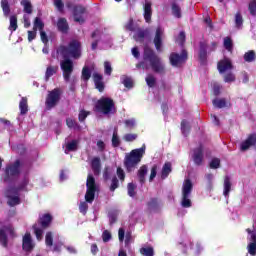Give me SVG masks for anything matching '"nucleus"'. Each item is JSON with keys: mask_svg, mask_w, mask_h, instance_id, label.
<instances>
[{"mask_svg": "<svg viewBox=\"0 0 256 256\" xmlns=\"http://www.w3.org/2000/svg\"><path fill=\"white\" fill-rule=\"evenodd\" d=\"M113 109H115V103L111 98L103 97L96 103V111H100L104 115L112 113Z\"/></svg>", "mask_w": 256, "mask_h": 256, "instance_id": "nucleus-6", "label": "nucleus"}, {"mask_svg": "<svg viewBox=\"0 0 256 256\" xmlns=\"http://www.w3.org/2000/svg\"><path fill=\"white\" fill-rule=\"evenodd\" d=\"M91 167L94 175H99L101 173V159L99 157L93 158Z\"/></svg>", "mask_w": 256, "mask_h": 256, "instance_id": "nucleus-19", "label": "nucleus"}, {"mask_svg": "<svg viewBox=\"0 0 256 256\" xmlns=\"http://www.w3.org/2000/svg\"><path fill=\"white\" fill-rule=\"evenodd\" d=\"M40 37H41V41L44 42L45 44L49 42V39L47 38V33H45V31L40 30Z\"/></svg>", "mask_w": 256, "mask_h": 256, "instance_id": "nucleus-64", "label": "nucleus"}, {"mask_svg": "<svg viewBox=\"0 0 256 256\" xmlns=\"http://www.w3.org/2000/svg\"><path fill=\"white\" fill-rule=\"evenodd\" d=\"M231 192V180L229 177H226L224 180V196L229 197V193Z\"/></svg>", "mask_w": 256, "mask_h": 256, "instance_id": "nucleus-29", "label": "nucleus"}, {"mask_svg": "<svg viewBox=\"0 0 256 256\" xmlns=\"http://www.w3.org/2000/svg\"><path fill=\"white\" fill-rule=\"evenodd\" d=\"M7 233L8 235H14L13 227L7 226L4 228H0V243L3 247H7Z\"/></svg>", "mask_w": 256, "mask_h": 256, "instance_id": "nucleus-10", "label": "nucleus"}, {"mask_svg": "<svg viewBox=\"0 0 256 256\" xmlns=\"http://www.w3.org/2000/svg\"><path fill=\"white\" fill-rule=\"evenodd\" d=\"M135 139H137V134H125L124 135V140L131 142V141H135Z\"/></svg>", "mask_w": 256, "mask_h": 256, "instance_id": "nucleus-56", "label": "nucleus"}, {"mask_svg": "<svg viewBox=\"0 0 256 256\" xmlns=\"http://www.w3.org/2000/svg\"><path fill=\"white\" fill-rule=\"evenodd\" d=\"M104 69H105V74L106 75H111L113 68L111 67V62H104Z\"/></svg>", "mask_w": 256, "mask_h": 256, "instance_id": "nucleus-49", "label": "nucleus"}, {"mask_svg": "<svg viewBox=\"0 0 256 256\" xmlns=\"http://www.w3.org/2000/svg\"><path fill=\"white\" fill-rule=\"evenodd\" d=\"M182 207H191V200L189 199V195H183Z\"/></svg>", "mask_w": 256, "mask_h": 256, "instance_id": "nucleus-46", "label": "nucleus"}, {"mask_svg": "<svg viewBox=\"0 0 256 256\" xmlns=\"http://www.w3.org/2000/svg\"><path fill=\"white\" fill-rule=\"evenodd\" d=\"M82 79L84 81H89L91 79V71H89V68L84 67L82 70Z\"/></svg>", "mask_w": 256, "mask_h": 256, "instance_id": "nucleus-40", "label": "nucleus"}, {"mask_svg": "<svg viewBox=\"0 0 256 256\" xmlns=\"http://www.w3.org/2000/svg\"><path fill=\"white\" fill-rule=\"evenodd\" d=\"M152 13H153V11L151 9V3L149 2V0H146L145 4H144V18H145L146 23L151 22Z\"/></svg>", "mask_w": 256, "mask_h": 256, "instance_id": "nucleus-18", "label": "nucleus"}, {"mask_svg": "<svg viewBox=\"0 0 256 256\" xmlns=\"http://www.w3.org/2000/svg\"><path fill=\"white\" fill-rule=\"evenodd\" d=\"M1 8L3 10L4 16L9 17L11 13V7L9 6V1L1 0Z\"/></svg>", "mask_w": 256, "mask_h": 256, "instance_id": "nucleus-28", "label": "nucleus"}, {"mask_svg": "<svg viewBox=\"0 0 256 256\" xmlns=\"http://www.w3.org/2000/svg\"><path fill=\"white\" fill-rule=\"evenodd\" d=\"M213 105L218 109H223V107L226 105L225 99H215L213 100Z\"/></svg>", "mask_w": 256, "mask_h": 256, "instance_id": "nucleus-39", "label": "nucleus"}, {"mask_svg": "<svg viewBox=\"0 0 256 256\" xmlns=\"http://www.w3.org/2000/svg\"><path fill=\"white\" fill-rule=\"evenodd\" d=\"M255 57H256L255 51H253V50H250L244 54V60L247 63H251V62L255 61Z\"/></svg>", "mask_w": 256, "mask_h": 256, "instance_id": "nucleus-32", "label": "nucleus"}, {"mask_svg": "<svg viewBox=\"0 0 256 256\" xmlns=\"http://www.w3.org/2000/svg\"><path fill=\"white\" fill-rule=\"evenodd\" d=\"M143 155H145V147L134 149L128 155H126L124 160V165L127 171H132L141 163V159H143Z\"/></svg>", "mask_w": 256, "mask_h": 256, "instance_id": "nucleus-2", "label": "nucleus"}, {"mask_svg": "<svg viewBox=\"0 0 256 256\" xmlns=\"http://www.w3.org/2000/svg\"><path fill=\"white\" fill-rule=\"evenodd\" d=\"M191 189H193V184L191 183V180H185L182 188V195H191Z\"/></svg>", "mask_w": 256, "mask_h": 256, "instance_id": "nucleus-23", "label": "nucleus"}, {"mask_svg": "<svg viewBox=\"0 0 256 256\" xmlns=\"http://www.w3.org/2000/svg\"><path fill=\"white\" fill-rule=\"evenodd\" d=\"M54 5L60 13H63V9L65 7V4H63V0H54Z\"/></svg>", "mask_w": 256, "mask_h": 256, "instance_id": "nucleus-44", "label": "nucleus"}, {"mask_svg": "<svg viewBox=\"0 0 256 256\" xmlns=\"http://www.w3.org/2000/svg\"><path fill=\"white\" fill-rule=\"evenodd\" d=\"M102 239L104 243H107L111 239V232H109V230H105L102 234Z\"/></svg>", "mask_w": 256, "mask_h": 256, "instance_id": "nucleus-54", "label": "nucleus"}, {"mask_svg": "<svg viewBox=\"0 0 256 256\" xmlns=\"http://www.w3.org/2000/svg\"><path fill=\"white\" fill-rule=\"evenodd\" d=\"M61 93V89L59 88H56L48 93L46 98V107L48 109H53V107H55V105L61 101Z\"/></svg>", "mask_w": 256, "mask_h": 256, "instance_id": "nucleus-8", "label": "nucleus"}, {"mask_svg": "<svg viewBox=\"0 0 256 256\" xmlns=\"http://www.w3.org/2000/svg\"><path fill=\"white\" fill-rule=\"evenodd\" d=\"M181 129H182V133L185 135V133H187V131L189 130V123L185 120L182 121Z\"/></svg>", "mask_w": 256, "mask_h": 256, "instance_id": "nucleus-60", "label": "nucleus"}, {"mask_svg": "<svg viewBox=\"0 0 256 256\" xmlns=\"http://www.w3.org/2000/svg\"><path fill=\"white\" fill-rule=\"evenodd\" d=\"M93 79H94L96 89H98V91L102 92L103 89H105V84L103 83V75H101L99 73H94Z\"/></svg>", "mask_w": 256, "mask_h": 256, "instance_id": "nucleus-16", "label": "nucleus"}, {"mask_svg": "<svg viewBox=\"0 0 256 256\" xmlns=\"http://www.w3.org/2000/svg\"><path fill=\"white\" fill-rule=\"evenodd\" d=\"M145 175H147V166H142L138 170V177L140 183H145Z\"/></svg>", "mask_w": 256, "mask_h": 256, "instance_id": "nucleus-30", "label": "nucleus"}, {"mask_svg": "<svg viewBox=\"0 0 256 256\" xmlns=\"http://www.w3.org/2000/svg\"><path fill=\"white\" fill-rule=\"evenodd\" d=\"M58 31L62 33H67L69 31V23H67V19L59 18L57 22Z\"/></svg>", "mask_w": 256, "mask_h": 256, "instance_id": "nucleus-21", "label": "nucleus"}, {"mask_svg": "<svg viewBox=\"0 0 256 256\" xmlns=\"http://www.w3.org/2000/svg\"><path fill=\"white\" fill-rule=\"evenodd\" d=\"M45 243L48 247L53 246V234L51 232H47L45 237Z\"/></svg>", "mask_w": 256, "mask_h": 256, "instance_id": "nucleus-42", "label": "nucleus"}, {"mask_svg": "<svg viewBox=\"0 0 256 256\" xmlns=\"http://www.w3.org/2000/svg\"><path fill=\"white\" fill-rule=\"evenodd\" d=\"M187 61V52L182 51V54L179 56V54L172 53L170 55V63L174 67H179V65H182V63H185Z\"/></svg>", "mask_w": 256, "mask_h": 256, "instance_id": "nucleus-9", "label": "nucleus"}, {"mask_svg": "<svg viewBox=\"0 0 256 256\" xmlns=\"http://www.w3.org/2000/svg\"><path fill=\"white\" fill-rule=\"evenodd\" d=\"M248 253H250V255H256V242H252L248 245Z\"/></svg>", "mask_w": 256, "mask_h": 256, "instance_id": "nucleus-51", "label": "nucleus"}, {"mask_svg": "<svg viewBox=\"0 0 256 256\" xmlns=\"http://www.w3.org/2000/svg\"><path fill=\"white\" fill-rule=\"evenodd\" d=\"M140 253L143 256H155V249L152 246H143L140 248Z\"/></svg>", "mask_w": 256, "mask_h": 256, "instance_id": "nucleus-25", "label": "nucleus"}, {"mask_svg": "<svg viewBox=\"0 0 256 256\" xmlns=\"http://www.w3.org/2000/svg\"><path fill=\"white\" fill-rule=\"evenodd\" d=\"M7 197H8V205L11 207H15V205H19L20 200H19V194H17L16 190H9L7 192Z\"/></svg>", "mask_w": 256, "mask_h": 256, "instance_id": "nucleus-13", "label": "nucleus"}, {"mask_svg": "<svg viewBox=\"0 0 256 256\" xmlns=\"http://www.w3.org/2000/svg\"><path fill=\"white\" fill-rule=\"evenodd\" d=\"M224 81L225 83H233V81H235V74L230 72L224 75Z\"/></svg>", "mask_w": 256, "mask_h": 256, "instance_id": "nucleus-47", "label": "nucleus"}, {"mask_svg": "<svg viewBox=\"0 0 256 256\" xmlns=\"http://www.w3.org/2000/svg\"><path fill=\"white\" fill-rule=\"evenodd\" d=\"M66 123L70 129H79V125L77 124V122L71 118H68L66 120Z\"/></svg>", "mask_w": 256, "mask_h": 256, "instance_id": "nucleus-43", "label": "nucleus"}, {"mask_svg": "<svg viewBox=\"0 0 256 256\" xmlns=\"http://www.w3.org/2000/svg\"><path fill=\"white\" fill-rule=\"evenodd\" d=\"M123 84L128 87V88H131L133 87V80L131 78H124L123 80Z\"/></svg>", "mask_w": 256, "mask_h": 256, "instance_id": "nucleus-63", "label": "nucleus"}, {"mask_svg": "<svg viewBox=\"0 0 256 256\" xmlns=\"http://www.w3.org/2000/svg\"><path fill=\"white\" fill-rule=\"evenodd\" d=\"M21 5L22 7H24V13H28V15H31V13H33V5L31 4V1L22 0Z\"/></svg>", "mask_w": 256, "mask_h": 256, "instance_id": "nucleus-26", "label": "nucleus"}, {"mask_svg": "<svg viewBox=\"0 0 256 256\" xmlns=\"http://www.w3.org/2000/svg\"><path fill=\"white\" fill-rule=\"evenodd\" d=\"M83 15H85V8L83 6L74 7L73 16H74V21H76V23L85 22V18L83 17Z\"/></svg>", "mask_w": 256, "mask_h": 256, "instance_id": "nucleus-12", "label": "nucleus"}, {"mask_svg": "<svg viewBox=\"0 0 256 256\" xmlns=\"http://www.w3.org/2000/svg\"><path fill=\"white\" fill-rule=\"evenodd\" d=\"M87 191L85 194V201L87 203H93L95 200V193L97 191V184L93 175L89 174L86 181Z\"/></svg>", "mask_w": 256, "mask_h": 256, "instance_id": "nucleus-5", "label": "nucleus"}, {"mask_svg": "<svg viewBox=\"0 0 256 256\" xmlns=\"http://www.w3.org/2000/svg\"><path fill=\"white\" fill-rule=\"evenodd\" d=\"M51 221H53V217H51V214H44L39 220V225L41 226V228H39L37 224L33 226L34 233L38 241H41V239H43V229H47V227L51 225Z\"/></svg>", "mask_w": 256, "mask_h": 256, "instance_id": "nucleus-4", "label": "nucleus"}, {"mask_svg": "<svg viewBox=\"0 0 256 256\" xmlns=\"http://www.w3.org/2000/svg\"><path fill=\"white\" fill-rule=\"evenodd\" d=\"M224 47L225 49H227V51H233V41L231 40V38H224Z\"/></svg>", "mask_w": 256, "mask_h": 256, "instance_id": "nucleus-38", "label": "nucleus"}, {"mask_svg": "<svg viewBox=\"0 0 256 256\" xmlns=\"http://www.w3.org/2000/svg\"><path fill=\"white\" fill-rule=\"evenodd\" d=\"M61 70L63 71V78L66 81V83H69L71 79V74L73 73V61L69 58H64L60 62Z\"/></svg>", "mask_w": 256, "mask_h": 256, "instance_id": "nucleus-7", "label": "nucleus"}, {"mask_svg": "<svg viewBox=\"0 0 256 256\" xmlns=\"http://www.w3.org/2000/svg\"><path fill=\"white\" fill-rule=\"evenodd\" d=\"M117 187H119V180H117V178H113L110 186V191H115Z\"/></svg>", "mask_w": 256, "mask_h": 256, "instance_id": "nucleus-57", "label": "nucleus"}, {"mask_svg": "<svg viewBox=\"0 0 256 256\" xmlns=\"http://www.w3.org/2000/svg\"><path fill=\"white\" fill-rule=\"evenodd\" d=\"M172 12H173V15L178 19L181 17V8H179V6L174 4L172 6Z\"/></svg>", "mask_w": 256, "mask_h": 256, "instance_id": "nucleus-48", "label": "nucleus"}, {"mask_svg": "<svg viewBox=\"0 0 256 256\" xmlns=\"http://www.w3.org/2000/svg\"><path fill=\"white\" fill-rule=\"evenodd\" d=\"M217 67L219 73H227V71H231V69H233V64L229 58H224L218 62Z\"/></svg>", "mask_w": 256, "mask_h": 256, "instance_id": "nucleus-11", "label": "nucleus"}, {"mask_svg": "<svg viewBox=\"0 0 256 256\" xmlns=\"http://www.w3.org/2000/svg\"><path fill=\"white\" fill-rule=\"evenodd\" d=\"M89 115V112L85 111V110H81L79 113V121H85V119H87Z\"/></svg>", "mask_w": 256, "mask_h": 256, "instance_id": "nucleus-59", "label": "nucleus"}, {"mask_svg": "<svg viewBox=\"0 0 256 256\" xmlns=\"http://www.w3.org/2000/svg\"><path fill=\"white\" fill-rule=\"evenodd\" d=\"M79 145V141L72 140L66 144L67 151H77V146Z\"/></svg>", "mask_w": 256, "mask_h": 256, "instance_id": "nucleus-34", "label": "nucleus"}, {"mask_svg": "<svg viewBox=\"0 0 256 256\" xmlns=\"http://www.w3.org/2000/svg\"><path fill=\"white\" fill-rule=\"evenodd\" d=\"M155 177H157V165H154L151 168L150 181H153V179H155Z\"/></svg>", "mask_w": 256, "mask_h": 256, "instance_id": "nucleus-61", "label": "nucleus"}, {"mask_svg": "<svg viewBox=\"0 0 256 256\" xmlns=\"http://www.w3.org/2000/svg\"><path fill=\"white\" fill-rule=\"evenodd\" d=\"M19 167H21V164L19 161H16L14 164L6 168V175H8V177H15V175H19Z\"/></svg>", "mask_w": 256, "mask_h": 256, "instance_id": "nucleus-15", "label": "nucleus"}, {"mask_svg": "<svg viewBox=\"0 0 256 256\" xmlns=\"http://www.w3.org/2000/svg\"><path fill=\"white\" fill-rule=\"evenodd\" d=\"M220 166H221V160H219V158H214L210 162V169H219Z\"/></svg>", "mask_w": 256, "mask_h": 256, "instance_id": "nucleus-41", "label": "nucleus"}, {"mask_svg": "<svg viewBox=\"0 0 256 256\" xmlns=\"http://www.w3.org/2000/svg\"><path fill=\"white\" fill-rule=\"evenodd\" d=\"M22 247L24 251H33V247H35V244H33V239L31 238L30 233H26L24 235Z\"/></svg>", "mask_w": 256, "mask_h": 256, "instance_id": "nucleus-14", "label": "nucleus"}, {"mask_svg": "<svg viewBox=\"0 0 256 256\" xmlns=\"http://www.w3.org/2000/svg\"><path fill=\"white\" fill-rule=\"evenodd\" d=\"M169 173H171V163H165L162 168V179H166V177L169 176Z\"/></svg>", "mask_w": 256, "mask_h": 256, "instance_id": "nucleus-31", "label": "nucleus"}, {"mask_svg": "<svg viewBox=\"0 0 256 256\" xmlns=\"http://www.w3.org/2000/svg\"><path fill=\"white\" fill-rule=\"evenodd\" d=\"M9 30L10 31H17V16H15V15L10 16Z\"/></svg>", "mask_w": 256, "mask_h": 256, "instance_id": "nucleus-35", "label": "nucleus"}, {"mask_svg": "<svg viewBox=\"0 0 256 256\" xmlns=\"http://www.w3.org/2000/svg\"><path fill=\"white\" fill-rule=\"evenodd\" d=\"M136 189H137V186L135 184L129 183L128 184V195L130 197H134Z\"/></svg>", "mask_w": 256, "mask_h": 256, "instance_id": "nucleus-45", "label": "nucleus"}, {"mask_svg": "<svg viewBox=\"0 0 256 256\" xmlns=\"http://www.w3.org/2000/svg\"><path fill=\"white\" fill-rule=\"evenodd\" d=\"M57 71H59L58 66H48L46 69V73H45L46 81H49V78L53 77V75H55L57 73Z\"/></svg>", "mask_w": 256, "mask_h": 256, "instance_id": "nucleus-24", "label": "nucleus"}, {"mask_svg": "<svg viewBox=\"0 0 256 256\" xmlns=\"http://www.w3.org/2000/svg\"><path fill=\"white\" fill-rule=\"evenodd\" d=\"M37 37V30L33 29V31H28V41H33Z\"/></svg>", "mask_w": 256, "mask_h": 256, "instance_id": "nucleus-62", "label": "nucleus"}, {"mask_svg": "<svg viewBox=\"0 0 256 256\" xmlns=\"http://www.w3.org/2000/svg\"><path fill=\"white\" fill-rule=\"evenodd\" d=\"M193 161L196 165H201V163H203V148L194 150Z\"/></svg>", "mask_w": 256, "mask_h": 256, "instance_id": "nucleus-20", "label": "nucleus"}, {"mask_svg": "<svg viewBox=\"0 0 256 256\" xmlns=\"http://www.w3.org/2000/svg\"><path fill=\"white\" fill-rule=\"evenodd\" d=\"M19 109L21 111V115H25L29 111V106L27 105V98L23 97L21 99Z\"/></svg>", "mask_w": 256, "mask_h": 256, "instance_id": "nucleus-27", "label": "nucleus"}, {"mask_svg": "<svg viewBox=\"0 0 256 256\" xmlns=\"http://www.w3.org/2000/svg\"><path fill=\"white\" fill-rule=\"evenodd\" d=\"M249 11L251 13V15H256V1H251L249 3Z\"/></svg>", "mask_w": 256, "mask_h": 256, "instance_id": "nucleus-53", "label": "nucleus"}, {"mask_svg": "<svg viewBox=\"0 0 256 256\" xmlns=\"http://www.w3.org/2000/svg\"><path fill=\"white\" fill-rule=\"evenodd\" d=\"M161 37H163V29L157 28L156 35L154 38V44L157 51H161Z\"/></svg>", "mask_w": 256, "mask_h": 256, "instance_id": "nucleus-22", "label": "nucleus"}, {"mask_svg": "<svg viewBox=\"0 0 256 256\" xmlns=\"http://www.w3.org/2000/svg\"><path fill=\"white\" fill-rule=\"evenodd\" d=\"M43 27H45V24H43V21L41 20V18L36 17L35 21H34V31H37V29H39L40 31H43Z\"/></svg>", "mask_w": 256, "mask_h": 256, "instance_id": "nucleus-33", "label": "nucleus"}, {"mask_svg": "<svg viewBox=\"0 0 256 256\" xmlns=\"http://www.w3.org/2000/svg\"><path fill=\"white\" fill-rule=\"evenodd\" d=\"M146 83H147L148 87H154L157 83V78H155L152 74H149L146 77Z\"/></svg>", "mask_w": 256, "mask_h": 256, "instance_id": "nucleus-37", "label": "nucleus"}, {"mask_svg": "<svg viewBox=\"0 0 256 256\" xmlns=\"http://www.w3.org/2000/svg\"><path fill=\"white\" fill-rule=\"evenodd\" d=\"M255 143L256 135L252 134L241 144V151H247V149H249V147H252V145H255Z\"/></svg>", "mask_w": 256, "mask_h": 256, "instance_id": "nucleus-17", "label": "nucleus"}, {"mask_svg": "<svg viewBox=\"0 0 256 256\" xmlns=\"http://www.w3.org/2000/svg\"><path fill=\"white\" fill-rule=\"evenodd\" d=\"M235 23H236V27H240L243 25V16H241V13L236 14Z\"/></svg>", "mask_w": 256, "mask_h": 256, "instance_id": "nucleus-50", "label": "nucleus"}, {"mask_svg": "<svg viewBox=\"0 0 256 256\" xmlns=\"http://www.w3.org/2000/svg\"><path fill=\"white\" fill-rule=\"evenodd\" d=\"M80 213L86 214L87 209H89V205H87V202H81L79 205Z\"/></svg>", "mask_w": 256, "mask_h": 256, "instance_id": "nucleus-52", "label": "nucleus"}, {"mask_svg": "<svg viewBox=\"0 0 256 256\" xmlns=\"http://www.w3.org/2000/svg\"><path fill=\"white\" fill-rule=\"evenodd\" d=\"M112 145L113 147H119V145H121V140L119 139V134L117 133V130L113 132Z\"/></svg>", "mask_w": 256, "mask_h": 256, "instance_id": "nucleus-36", "label": "nucleus"}, {"mask_svg": "<svg viewBox=\"0 0 256 256\" xmlns=\"http://www.w3.org/2000/svg\"><path fill=\"white\" fill-rule=\"evenodd\" d=\"M176 41L179 45H183L185 43V32H180Z\"/></svg>", "mask_w": 256, "mask_h": 256, "instance_id": "nucleus-58", "label": "nucleus"}, {"mask_svg": "<svg viewBox=\"0 0 256 256\" xmlns=\"http://www.w3.org/2000/svg\"><path fill=\"white\" fill-rule=\"evenodd\" d=\"M57 53L62 55L64 59L69 57L72 59H79V57H81V42L72 40L68 46H60Z\"/></svg>", "mask_w": 256, "mask_h": 256, "instance_id": "nucleus-1", "label": "nucleus"}, {"mask_svg": "<svg viewBox=\"0 0 256 256\" xmlns=\"http://www.w3.org/2000/svg\"><path fill=\"white\" fill-rule=\"evenodd\" d=\"M117 175L120 181H125V171H123V168H117Z\"/></svg>", "mask_w": 256, "mask_h": 256, "instance_id": "nucleus-55", "label": "nucleus"}, {"mask_svg": "<svg viewBox=\"0 0 256 256\" xmlns=\"http://www.w3.org/2000/svg\"><path fill=\"white\" fill-rule=\"evenodd\" d=\"M144 59L145 61H149L150 66L152 67V71H154V73L165 72V66L163 65V62H161V58L153 53V50L145 48Z\"/></svg>", "mask_w": 256, "mask_h": 256, "instance_id": "nucleus-3", "label": "nucleus"}]
</instances>
